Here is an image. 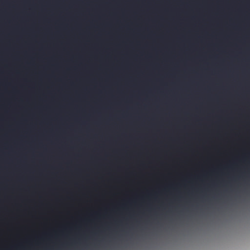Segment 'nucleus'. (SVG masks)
<instances>
[{"label":"nucleus","instance_id":"f257e3e1","mask_svg":"<svg viewBox=\"0 0 250 250\" xmlns=\"http://www.w3.org/2000/svg\"><path fill=\"white\" fill-rule=\"evenodd\" d=\"M64 182H63V183ZM63 250H68L66 248L65 242L64 241V225L63 224Z\"/></svg>","mask_w":250,"mask_h":250},{"label":"nucleus","instance_id":"f03ea898","mask_svg":"<svg viewBox=\"0 0 250 250\" xmlns=\"http://www.w3.org/2000/svg\"><path fill=\"white\" fill-rule=\"evenodd\" d=\"M75 250H78L77 249H76Z\"/></svg>","mask_w":250,"mask_h":250}]
</instances>
